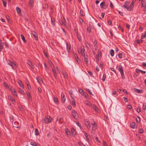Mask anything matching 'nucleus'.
I'll list each match as a JSON object with an SVG mask.
<instances>
[{"instance_id":"f03ea898","label":"nucleus","mask_w":146,"mask_h":146,"mask_svg":"<svg viewBox=\"0 0 146 146\" xmlns=\"http://www.w3.org/2000/svg\"><path fill=\"white\" fill-rule=\"evenodd\" d=\"M52 120V118L50 116H47L45 118L42 119V123H47L51 122Z\"/></svg>"},{"instance_id":"680f3d73","label":"nucleus","mask_w":146,"mask_h":146,"mask_svg":"<svg viewBox=\"0 0 146 146\" xmlns=\"http://www.w3.org/2000/svg\"><path fill=\"white\" fill-rule=\"evenodd\" d=\"M88 73L89 74H90L91 76H93V74L90 71H88Z\"/></svg>"},{"instance_id":"603ef678","label":"nucleus","mask_w":146,"mask_h":146,"mask_svg":"<svg viewBox=\"0 0 146 146\" xmlns=\"http://www.w3.org/2000/svg\"><path fill=\"white\" fill-rule=\"evenodd\" d=\"M145 37H146V32L145 33L144 35H142L141 36V38L142 39H143Z\"/></svg>"},{"instance_id":"473e14b6","label":"nucleus","mask_w":146,"mask_h":146,"mask_svg":"<svg viewBox=\"0 0 146 146\" xmlns=\"http://www.w3.org/2000/svg\"><path fill=\"white\" fill-rule=\"evenodd\" d=\"M106 75L105 73H104L103 74V77L102 79V80L103 82H104L106 78Z\"/></svg>"},{"instance_id":"cd10ccee","label":"nucleus","mask_w":146,"mask_h":146,"mask_svg":"<svg viewBox=\"0 0 146 146\" xmlns=\"http://www.w3.org/2000/svg\"><path fill=\"white\" fill-rule=\"evenodd\" d=\"M92 124L94 127H96H96L97 126V125L96 124V122L94 121L93 120L92 121Z\"/></svg>"},{"instance_id":"bf43d9fd","label":"nucleus","mask_w":146,"mask_h":146,"mask_svg":"<svg viewBox=\"0 0 146 146\" xmlns=\"http://www.w3.org/2000/svg\"><path fill=\"white\" fill-rule=\"evenodd\" d=\"M3 43H3V44H4L5 45L6 47H8V45L6 42H5Z\"/></svg>"},{"instance_id":"f8f14e48","label":"nucleus","mask_w":146,"mask_h":146,"mask_svg":"<svg viewBox=\"0 0 146 146\" xmlns=\"http://www.w3.org/2000/svg\"><path fill=\"white\" fill-rule=\"evenodd\" d=\"M85 51V48L84 46H82H82H81V50L80 51L81 54L83 55L84 54H85L84 53V52Z\"/></svg>"},{"instance_id":"72a5a7b5","label":"nucleus","mask_w":146,"mask_h":146,"mask_svg":"<svg viewBox=\"0 0 146 146\" xmlns=\"http://www.w3.org/2000/svg\"><path fill=\"white\" fill-rule=\"evenodd\" d=\"M35 135H39V132L38 129H36L35 130Z\"/></svg>"},{"instance_id":"4d7b16f0","label":"nucleus","mask_w":146,"mask_h":146,"mask_svg":"<svg viewBox=\"0 0 146 146\" xmlns=\"http://www.w3.org/2000/svg\"><path fill=\"white\" fill-rule=\"evenodd\" d=\"M108 24L109 25H111V20L109 19L108 21Z\"/></svg>"},{"instance_id":"5fc2aeb1","label":"nucleus","mask_w":146,"mask_h":146,"mask_svg":"<svg viewBox=\"0 0 146 146\" xmlns=\"http://www.w3.org/2000/svg\"><path fill=\"white\" fill-rule=\"evenodd\" d=\"M85 44L87 47L88 48H90V46L88 42H86Z\"/></svg>"},{"instance_id":"393cba45","label":"nucleus","mask_w":146,"mask_h":146,"mask_svg":"<svg viewBox=\"0 0 146 146\" xmlns=\"http://www.w3.org/2000/svg\"><path fill=\"white\" fill-rule=\"evenodd\" d=\"M13 91L12 92V94L14 96H16V97H17V92H16V91L15 90V89H13Z\"/></svg>"},{"instance_id":"ea45409f","label":"nucleus","mask_w":146,"mask_h":146,"mask_svg":"<svg viewBox=\"0 0 146 146\" xmlns=\"http://www.w3.org/2000/svg\"><path fill=\"white\" fill-rule=\"evenodd\" d=\"M135 91L139 93H142V92H141L140 90L137 89H135Z\"/></svg>"},{"instance_id":"dca6fc26","label":"nucleus","mask_w":146,"mask_h":146,"mask_svg":"<svg viewBox=\"0 0 146 146\" xmlns=\"http://www.w3.org/2000/svg\"><path fill=\"white\" fill-rule=\"evenodd\" d=\"M9 99L13 103L15 104V100L12 98L11 96H8Z\"/></svg>"},{"instance_id":"6e6d98bb","label":"nucleus","mask_w":146,"mask_h":146,"mask_svg":"<svg viewBox=\"0 0 146 146\" xmlns=\"http://www.w3.org/2000/svg\"><path fill=\"white\" fill-rule=\"evenodd\" d=\"M137 111L139 113L141 112L140 108L139 107H138L137 108Z\"/></svg>"},{"instance_id":"a18cd8bd","label":"nucleus","mask_w":146,"mask_h":146,"mask_svg":"<svg viewBox=\"0 0 146 146\" xmlns=\"http://www.w3.org/2000/svg\"><path fill=\"white\" fill-rule=\"evenodd\" d=\"M3 85L4 86H5V87H8V88H9V86H8V84L5 82H4L3 83Z\"/></svg>"},{"instance_id":"3c124183","label":"nucleus","mask_w":146,"mask_h":146,"mask_svg":"<svg viewBox=\"0 0 146 146\" xmlns=\"http://www.w3.org/2000/svg\"><path fill=\"white\" fill-rule=\"evenodd\" d=\"M27 96H29L28 98L29 99H31V95L30 93H29V92H28L27 93Z\"/></svg>"},{"instance_id":"aec40b11","label":"nucleus","mask_w":146,"mask_h":146,"mask_svg":"<svg viewBox=\"0 0 146 146\" xmlns=\"http://www.w3.org/2000/svg\"><path fill=\"white\" fill-rule=\"evenodd\" d=\"M66 47H67V50L68 52H69V50H70L71 48V46L70 44L69 45H68V43L67 42L66 43Z\"/></svg>"},{"instance_id":"5701e85b","label":"nucleus","mask_w":146,"mask_h":146,"mask_svg":"<svg viewBox=\"0 0 146 146\" xmlns=\"http://www.w3.org/2000/svg\"><path fill=\"white\" fill-rule=\"evenodd\" d=\"M54 102L56 104H58V99L57 97H54Z\"/></svg>"},{"instance_id":"7c9ffc66","label":"nucleus","mask_w":146,"mask_h":146,"mask_svg":"<svg viewBox=\"0 0 146 146\" xmlns=\"http://www.w3.org/2000/svg\"><path fill=\"white\" fill-rule=\"evenodd\" d=\"M130 126L131 127L133 128L134 129L135 128V122H133L130 124Z\"/></svg>"},{"instance_id":"2eb2a0df","label":"nucleus","mask_w":146,"mask_h":146,"mask_svg":"<svg viewBox=\"0 0 146 146\" xmlns=\"http://www.w3.org/2000/svg\"><path fill=\"white\" fill-rule=\"evenodd\" d=\"M71 131L73 135H75L77 133L76 130L74 128H71Z\"/></svg>"},{"instance_id":"c9c22d12","label":"nucleus","mask_w":146,"mask_h":146,"mask_svg":"<svg viewBox=\"0 0 146 146\" xmlns=\"http://www.w3.org/2000/svg\"><path fill=\"white\" fill-rule=\"evenodd\" d=\"M84 135H85L86 139L88 141L89 139V138L88 137V135H87V133L86 132L84 131Z\"/></svg>"},{"instance_id":"a19ab883","label":"nucleus","mask_w":146,"mask_h":146,"mask_svg":"<svg viewBox=\"0 0 146 146\" xmlns=\"http://www.w3.org/2000/svg\"><path fill=\"white\" fill-rule=\"evenodd\" d=\"M54 20H54V18H52V17L51 18V23H52V24L53 25H54Z\"/></svg>"},{"instance_id":"412c9836","label":"nucleus","mask_w":146,"mask_h":146,"mask_svg":"<svg viewBox=\"0 0 146 146\" xmlns=\"http://www.w3.org/2000/svg\"><path fill=\"white\" fill-rule=\"evenodd\" d=\"M80 15L82 17H84L85 16V14L84 13L83 10L81 9L80 11Z\"/></svg>"},{"instance_id":"c756f323","label":"nucleus","mask_w":146,"mask_h":146,"mask_svg":"<svg viewBox=\"0 0 146 146\" xmlns=\"http://www.w3.org/2000/svg\"><path fill=\"white\" fill-rule=\"evenodd\" d=\"M36 79L38 83H39V81H41L43 82L42 79L40 77H38L36 78Z\"/></svg>"},{"instance_id":"09e8293b","label":"nucleus","mask_w":146,"mask_h":146,"mask_svg":"<svg viewBox=\"0 0 146 146\" xmlns=\"http://www.w3.org/2000/svg\"><path fill=\"white\" fill-rule=\"evenodd\" d=\"M136 121L137 123H139L140 122V118L139 117H138L136 119Z\"/></svg>"},{"instance_id":"2f4dec72","label":"nucleus","mask_w":146,"mask_h":146,"mask_svg":"<svg viewBox=\"0 0 146 146\" xmlns=\"http://www.w3.org/2000/svg\"><path fill=\"white\" fill-rule=\"evenodd\" d=\"M105 1H103L100 4V7L101 8H103L104 6L105 5Z\"/></svg>"},{"instance_id":"0e129e2a","label":"nucleus","mask_w":146,"mask_h":146,"mask_svg":"<svg viewBox=\"0 0 146 146\" xmlns=\"http://www.w3.org/2000/svg\"><path fill=\"white\" fill-rule=\"evenodd\" d=\"M127 107L129 109H131L132 108V106L129 105H127Z\"/></svg>"},{"instance_id":"ddd939ff","label":"nucleus","mask_w":146,"mask_h":146,"mask_svg":"<svg viewBox=\"0 0 146 146\" xmlns=\"http://www.w3.org/2000/svg\"><path fill=\"white\" fill-rule=\"evenodd\" d=\"M85 124L88 129H89L90 128V124L89 122L88 121H86L85 122Z\"/></svg>"},{"instance_id":"b1692460","label":"nucleus","mask_w":146,"mask_h":146,"mask_svg":"<svg viewBox=\"0 0 146 146\" xmlns=\"http://www.w3.org/2000/svg\"><path fill=\"white\" fill-rule=\"evenodd\" d=\"M30 144L33 146H37L36 142L34 141L30 142Z\"/></svg>"},{"instance_id":"69168bd1","label":"nucleus","mask_w":146,"mask_h":146,"mask_svg":"<svg viewBox=\"0 0 146 146\" xmlns=\"http://www.w3.org/2000/svg\"><path fill=\"white\" fill-rule=\"evenodd\" d=\"M18 92L21 93L22 94H24V92L23 91V90H19L18 91Z\"/></svg>"},{"instance_id":"f257e3e1","label":"nucleus","mask_w":146,"mask_h":146,"mask_svg":"<svg viewBox=\"0 0 146 146\" xmlns=\"http://www.w3.org/2000/svg\"><path fill=\"white\" fill-rule=\"evenodd\" d=\"M116 68L120 72L122 78L123 79L125 78L124 72L123 67L121 65L117 66Z\"/></svg>"},{"instance_id":"4c0bfd02","label":"nucleus","mask_w":146,"mask_h":146,"mask_svg":"<svg viewBox=\"0 0 146 146\" xmlns=\"http://www.w3.org/2000/svg\"><path fill=\"white\" fill-rule=\"evenodd\" d=\"M133 1L130 4V5L129 6V8H130L131 10H132V9L133 8Z\"/></svg>"},{"instance_id":"e2e57ef3","label":"nucleus","mask_w":146,"mask_h":146,"mask_svg":"<svg viewBox=\"0 0 146 146\" xmlns=\"http://www.w3.org/2000/svg\"><path fill=\"white\" fill-rule=\"evenodd\" d=\"M87 90L90 94L92 95H93L92 94V92H91V91L89 90V89H87Z\"/></svg>"},{"instance_id":"774afa93","label":"nucleus","mask_w":146,"mask_h":146,"mask_svg":"<svg viewBox=\"0 0 146 146\" xmlns=\"http://www.w3.org/2000/svg\"><path fill=\"white\" fill-rule=\"evenodd\" d=\"M123 99H124V100L125 102H128L127 99L126 97H124Z\"/></svg>"},{"instance_id":"c03bdc74","label":"nucleus","mask_w":146,"mask_h":146,"mask_svg":"<svg viewBox=\"0 0 146 146\" xmlns=\"http://www.w3.org/2000/svg\"><path fill=\"white\" fill-rule=\"evenodd\" d=\"M3 44H0V52L1 51V50L3 48Z\"/></svg>"},{"instance_id":"7ed1b4c3","label":"nucleus","mask_w":146,"mask_h":146,"mask_svg":"<svg viewBox=\"0 0 146 146\" xmlns=\"http://www.w3.org/2000/svg\"><path fill=\"white\" fill-rule=\"evenodd\" d=\"M72 114L74 119L77 120L78 119L79 117L78 114L77 112L75 110H73L72 111Z\"/></svg>"},{"instance_id":"e433bc0d","label":"nucleus","mask_w":146,"mask_h":146,"mask_svg":"<svg viewBox=\"0 0 146 146\" xmlns=\"http://www.w3.org/2000/svg\"><path fill=\"white\" fill-rule=\"evenodd\" d=\"M64 77L66 79L68 78V76L66 72L63 73Z\"/></svg>"},{"instance_id":"9d476101","label":"nucleus","mask_w":146,"mask_h":146,"mask_svg":"<svg viewBox=\"0 0 146 146\" xmlns=\"http://www.w3.org/2000/svg\"><path fill=\"white\" fill-rule=\"evenodd\" d=\"M90 106L93 108L96 111H98L99 110V109L97 106L94 104H90Z\"/></svg>"},{"instance_id":"338daca9","label":"nucleus","mask_w":146,"mask_h":146,"mask_svg":"<svg viewBox=\"0 0 146 146\" xmlns=\"http://www.w3.org/2000/svg\"><path fill=\"white\" fill-rule=\"evenodd\" d=\"M77 125L80 127H81V125L79 123L78 121H77L76 123Z\"/></svg>"},{"instance_id":"79ce46f5","label":"nucleus","mask_w":146,"mask_h":146,"mask_svg":"<svg viewBox=\"0 0 146 146\" xmlns=\"http://www.w3.org/2000/svg\"><path fill=\"white\" fill-rule=\"evenodd\" d=\"M143 132H144L143 130L142 129H139L138 131V132L139 133H143Z\"/></svg>"},{"instance_id":"49530a36","label":"nucleus","mask_w":146,"mask_h":146,"mask_svg":"<svg viewBox=\"0 0 146 146\" xmlns=\"http://www.w3.org/2000/svg\"><path fill=\"white\" fill-rule=\"evenodd\" d=\"M110 68L111 69V70L112 71H113V72H114L116 74H117V73L116 71L114 69V68Z\"/></svg>"},{"instance_id":"6ab92c4d","label":"nucleus","mask_w":146,"mask_h":146,"mask_svg":"<svg viewBox=\"0 0 146 146\" xmlns=\"http://www.w3.org/2000/svg\"><path fill=\"white\" fill-rule=\"evenodd\" d=\"M21 39H22L23 41V42L25 43H26L27 42V41L25 39V37H24V35L22 34H21Z\"/></svg>"},{"instance_id":"37998d69","label":"nucleus","mask_w":146,"mask_h":146,"mask_svg":"<svg viewBox=\"0 0 146 146\" xmlns=\"http://www.w3.org/2000/svg\"><path fill=\"white\" fill-rule=\"evenodd\" d=\"M4 6L5 7L6 6V2L4 0H2Z\"/></svg>"},{"instance_id":"de8ad7c7","label":"nucleus","mask_w":146,"mask_h":146,"mask_svg":"<svg viewBox=\"0 0 146 146\" xmlns=\"http://www.w3.org/2000/svg\"><path fill=\"white\" fill-rule=\"evenodd\" d=\"M143 109L144 110H145L146 109V103L143 104Z\"/></svg>"},{"instance_id":"4be33fe9","label":"nucleus","mask_w":146,"mask_h":146,"mask_svg":"<svg viewBox=\"0 0 146 146\" xmlns=\"http://www.w3.org/2000/svg\"><path fill=\"white\" fill-rule=\"evenodd\" d=\"M65 131L67 135H70L71 134L70 131H69L67 129H65Z\"/></svg>"},{"instance_id":"052dcab7","label":"nucleus","mask_w":146,"mask_h":146,"mask_svg":"<svg viewBox=\"0 0 146 146\" xmlns=\"http://www.w3.org/2000/svg\"><path fill=\"white\" fill-rule=\"evenodd\" d=\"M79 20L81 23H82L83 22V19L80 17H79Z\"/></svg>"},{"instance_id":"0eeeda50","label":"nucleus","mask_w":146,"mask_h":146,"mask_svg":"<svg viewBox=\"0 0 146 146\" xmlns=\"http://www.w3.org/2000/svg\"><path fill=\"white\" fill-rule=\"evenodd\" d=\"M83 56L84 58V62L86 64H88V56L87 54L86 55L85 54H84Z\"/></svg>"},{"instance_id":"8fccbe9b","label":"nucleus","mask_w":146,"mask_h":146,"mask_svg":"<svg viewBox=\"0 0 146 146\" xmlns=\"http://www.w3.org/2000/svg\"><path fill=\"white\" fill-rule=\"evenodd\" d=\"M91 29L90 27H87V30L89 32V33H90L91 32Z\"/></svg>"},{"instance_id":"f3484780","label":"nucleus","mask_w":146,"mask_h":146,"mask_svg":"<svg viewBox=\"0 0 146 146\" xmlns=\"http://www.w3.org/2000/svg\"><path fill=\"white\" fill-rule=\"evenodd\" d=\"M17 82L18 84L21 87H22L23 88V84H22L21 81L19 80H17Z\"/></svg>"},{"instance_id":"9b49d317","label":"nucleus","mask_w":146,"mask_h":146,"mask_svg":"<svg viewBox=\"0 0 146 146\" xmlns=\"http://www.w3.org/2000/svg\"><path fill=\"white\" fill-rule=\"evenodd\" d=\"M27 63L31 68L33 69L34 68V66L32 64V62L30 60H27Z\"/></svg>"},{"instance_id":"4468645a","label":"nucleus","mask_w":146,"mask_h":146,"mask_svg":"<svg viewBox=\"0 0 146 146\" xmlns=\"http://www.w3.org/2000/svg\"><path fill=\"white\" fill-rule=\"evenodd\" d=\"M32 34L33 35V37L35 38V40H38V38L37 35V33L33 31L32 32Z\"/></svg>"},{"instance_id":"6e6552de","label":"nucleus","mask_w":146,"mask_h":146,"mask_svg":"<svg viewBox=\"0 0 146 146\" xmlns=\"http://www.w3.org/2000/svg\"><path fill=\"white\" fill-rule=\"evenodd\" d=\"M70 97L72 98L71 104L74 107L76 106L75 100L71 96H70Z\"/></svg>"},{"instance_id":"20e7f679","label":"nucleus","mask_w":146,"mask_h":146,"mask_svg":"<svg viewBox=\"0 0 146 146\" xmlns=\"http://www.w3.org/2000/svg\"><path fill=\"white\" fill-rule=\"evenodd\" d=\"M12 125L13 127H16L19 128V123L17 121H12Z\"/></svg>"},{"instance_id":"c85d7f7f","label":"nucleus","mask_w":146,"mask_h":146,"mask_svg":"<svg viewBox=\"0 0 146 146\" xmlns=\"http://www.w3.org/2000/svg\"><path fill=\"white\" fill-rule=\"evenodd\" d=\"M16 10L18 13L20 14V13H21V10L19 7H17Z\"/></svg>"},{"instance_id":"58836bf2","label":"nucleus","mask_w":146,"mask_h":146,"mask_svg":"<svg viewBox=\"0 0 146 146\" xmlns=\"http://www.w3.org/2000/svg\"><path fill=\"white\" fill-rule=\"evenodd\" d=\"M9 62L10 63V64L9 63V64H10L12 68H13V65H14L15 66V63L13 62H12L10 61H9Z\"/></svg>"},{"instance_id":"423d86ee","label":"nucleus","mask_w":146,"mask_h":146,"mask_svg":"<svg viewBox=\"0 0 146 146\" xmlns=\"http://www.w3.org/2000/svg\"><path fill=\"white\" fill-rule=\"evenodd\" d=\"M79 91L80 93L83 96H85V97L87 96L88 94L87 93L85 92L83 89H80L79 90Z\"/></svg>"},{"instance_id":"13d9d810","label":"nucleus","mask_w":146,"mask_h":146,"mask_svg":"<svg viewBox=\"0 0 146 146\" xmlns=\"http://www.w3.org/2000/svg\"><path fill=\"white\" fill-rule=\"evenodd\" d=\"M65 100H66V99L65 98H62V99H61V101H62V102L63 103H64L65 102Z\"/></svg>"},{"instance_id":"a878e982","label":"nucleus","mask_w":146,"mask_h":146,"mask_svg":"<svg viewBox=\"0 0 146 146\" xmlns=\"http://www.w3.org/2000/svg\"><path fill=\"white\" fill-rule=\"evenodd\" d=\"M122 7H124V8L125 9H127V10L128 11H131V9L130 8H129V7H127L125 5H123Z\"/></svg>"},{"instance_id":"f704fd0d","label":"nucleus","mask_w":146,"mask_h":146,"mask_svg":"<svg viewBox=\"0 0 146 146\" xmlns=\"http://www.w3.org/2000/svg\"><path fill=\"white\" fill-rule=\"evenodd\" d=\"M77 38L79 41H80L81 39V37L79 35V34L78 33H77Z\"/></svg>"},{"instance_id":"864d4df0","label":"nucleus","mask_w":146,"mask_h":146,"mask_svg":"<svg viewBox=\"0 0 146 146\" xmlns=\"http://www.w3.org/2000/svg\"><path fill=\"white\" fill-rule=\"evenodd\" d=\"M43 52L45 56L46 57H47L48 56V55L47 54V52L46 51H45L44 50Z\"/></svg>"},{"instance_id":"1a4fd4ad","label":"nucleus","mask_w":146,"mask_h":146,"mask_svg":"<svg viewBox=\"0 0 146 146\" xmlns=\"http://www.w3.org/2000/svg\"><path fill=\"white\" fill-rule=\"evenodd\" d=\"M34 0H29V6L30 8H32L34 5Z\"/></svg>"},{"instance_id":"a211bd4d","label":"nucleus","mask_w":146,"mask_h":146,"mask_svg":"<svg viewBox=\"0 0 146 146\" xmlns=\"http://www.w3.org/2000/svg\"><path fill=\"white\" fill-rule=\"evenodd\" d=\"M52 71L53 73L54 74V78H57V74L56 73V72L55 69H52Z\"/></svg>"},{"instance_id":"39448f33","label":"nucleus","mask_w":146,"mask_h":146,"mask_svg":"<svg viewBox=\"0 0 146 146\" xmlns=\"http://www.w3.org/2000/svg\"><path fill=\"white\" fill-rule=\"evenodd\" d=\"M60 23L62 25H64V26L66 25L67 23L65 18H63L60 20Z\"/></svg>"},{"instance_id":"bb28decb","label":"nucleus","mask_w":146,"mask_h":146,"mask_svg":"<svg viewBox=\"0 0 146 146\" xmlns=\"http://www.w3.org/2000/svg\"><path fill=\"white\" fill-rule=\"evenodd\" d=\"M110 53L112 56H113L114 54V50L113 49H111L110 51Z\"/></svg>"}]
</instances>
